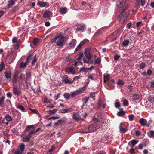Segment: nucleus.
<instances>
[{"label":"nucleus","instance_id":"1","mask_svg":"<svg viewBox=\"0 0 154 154\" xmlns=\"http://www.w3.org/2000/svg\"><path fill=\"white\" fill-rule=\"evenodd\" d=\"M35 127L33 125H28L27 126L25 130L27 132H29L30 130V131L29 133L27 136H25L23 138V142H28L32 137V135L34 133V131Z\"/></svg>","mask_w":154,"mask_h":154},{"label":"nucleus","instance_id":"2","mask_svg":"<svg viewBox=\"0 0 154 154\" xmlns=\"http://www.w3.org/2000/svg\"><path fill=\"white\" fill-rule=\"evenodd\" d=\"M66 43V40L64 37L58 35V38L56 41V45L59 47H63Z\"/></svg>","mask_w":154,"mask_h":154},{"label":"nucleus","instance_id":"3","mask_svg":"<svg viewBox=\"0 0 154 154\" xmlns=\"http://www.w3.org/2000/svg\"><path fill=\"white\" fill-rule=\"evenodd\" d=\"M85 90V87L80 88L78 90L74 92L70 93L71 97L72 98H73L79 95L80 94Z\"/></svg>","mask_w":154,"mask_h":154},{"label":"nucleus","instance_id":"4","mask_svg":"<svg viewBox=\"0 0 154 154\" xmlns=\"http://www.w3.org/2000/svg\"><path fill=\"white\" fill-rule=\"evenodd\" d=\"M13 92L14 94L16 96H19L21 94V91L16 86L13 87Z\"/></svg>","mask_w":154,"mask_h":154},{"label":"nucleus","instance_id":"5","mask_svg":"<svg viewBox=\"0 0 154 154\" xmlns=\"http://www.w3.org/2000/svg\"><path fill=\"white\" fill-rule=\"evenodd\" d=\"M72 118L75 120L77 121H83V119L81 116L77 112H74L73 114Z\"/></svg>","mask_w":154,"mask_h":154},{"label":"nucleus","instance_id":"6","mask_svg":"<svg viewBox=\"0 0 154 154\" xmlns=\"http://www.w3.org/2000/svg\"><path fill=\"white\" fill-rule=\"evenodd\" d=\"M139 122L142 126H146L147 127L149 126V124H147L146 120L143 118H141L140 119Z\"/></svg>","mask_w":154,"mask_h":154},{"label":"nucleus","instance_id":"7","mask_svg":"<svg viewBox=\"0 0 154 154\" xmlns=\"http://www.w3.org/2000/svg\"><path fill=\"white\" fill-rule=\"evenodd\" d=\"M37 5L41 7H47L49 6V4L48 3L39 1L38 2Z\"/></svg>","mask_w":154,"mask_h":154},{"label":"nucleus","instance_id":"8","mask_svg":"<svg viewBox=\"0 0 154 154\" xmlns=\"http://www.w3.org/2000/svg\"><path fill=\"white\" fill-rule=\"evenodd\" d=\"M85 55L87 59L90 60L92 57L90 53L89 50L88 49L86 50L85 52Z\"/></svg>","mask_w":154,"mask_h":154},{"label":"nucleus","instance_id":"9","mask_svg":"<svg viewBox=\"0 0 154 154\" xmlns=\"http://www.w3.org/2000/svg\"><path fill=\"white\" fill-rule=\"evenodd\" d=\"M67 76H66L63 77L62 79V81L63 83H64L65 84L66 83H73L74 81H71L70 80H69Z\"/></svg>","mask_w":154,"mask_h":154},{"label":"nucleus","instance_id":"10","mask_svg":"<svg viewBox=\"0 0 154 154\" xmlns=\"http://www.w3.org/2000/svg\"><path fill=\"white\" fill-rule=\"evenodd\" d=\"M119 129L120 131V132L122 134L125 133L128 131V129L126 128H124L123 127L122 123H120L119 125Z\"/></svg>","mask_w":154,"mask_h":154},{"label":"nucleus","instance_id":"11","mask_svg":"<svg viewBox=\"0 0 154 154\" xmlns=\"http://www.w3.org/2000/svg\"><path fill=\"white\" fill-rule=\"evenodd\" d=\"M66 71L67 72L72 74H74L75 71V69L72 67L66 68Z\"/></svg>","mask_w":154,"mask_h":154},{"label":"nucleus","instance_id":"12","mask_svg":"<svg viewBox=\"0 0 154 154\" xmlns=\"http://www.w3.org/2000/svg\"><path fill=\"white\" fill-rule=\"evenodd\" d=\"M43 16L45 18H48L52 16V13L48 11H46L43 14Z\"/></svg>","mask_w":154,"mask_h":154},{"label":"nucleus","instance_id":"13","mask_svg":"<svg viewBox=\"0 0 154 154\" xmlns=\"http://www.w3.org/2000/svg\"><path fill=\"white\" fill-rule=\"evenodd\" d=\"M72 111V109L70 108L68 109H61L59 110V112L61 113H66L70 112Z\"/></svg>","mask_w":154,"mask_h":154},{"label":"nucleus","instance_id":"14","mask_svg":"<svg viewBox=\"0 0 154 154\" xmlns=\"http://www.w3.org/2000/svg\"><path fill=\"white\" fill-rule=\"evenodd\" d=\"M15 3V1L14 0H10L8 1V4L7 8H10L14 5Z\"/></svg>","mask_w":154,"mask_h":154},{"label":"nucleus","instance_id":"15","mask_svg":"<svg viewBox=\"0 0 154 154\" xmlns=\"http://www.w3.org/2000/svg\"><path fill=\"white\" fill-rule=\"evenodd\" d=\"M125 15V16H126V17H127V14H126L125 13V10H121V12L118 15V18H119V21L121 19V18Z\"/></svg>","mask_w":154,"mask_h":154},{"label":"nucleus","instance_id":"16","mask_svg":"<svg viewBox=\"0 0 154 154\" xmlns=\"http://www.w3.org/2000/svg\"><path fill=\"white\" fill-rule=\"evenodd\" d=\"M85 28V25H83L80 26V27H77L76 29V30L77 31H80V32H84V29Z\"/></svg>","mask_w":154,"mask_h":154},{"label":"nucleus","instance_id":"17","mask_svg":"<svg viewBox=\"0 0 154 154\" xmlns=\"http://www.w3.org/2000/svg\"><path fill=\"white\" fill-rule=\"evenodd\" d=\"M95 129V125L94 124H92L91 125L89 126L88 128V130L91 131V132L94 131Z\"/></svg>","mask_w":154,"mask_h":154},{"label":"nucleus","instance_id":"18","mask_svg":"<svg viewBox=\"0 0 154 154\" xmlns=\"http://www.w3.org/2000/svg\"><path fill=\"white\" fill-rule=\"evenodd\" d=\"M5 76L7 79H8L11 78V73L10 71H6L5 73Z\"/></svg>","mask_w":154,"mask_h":154},{"label":"nucleus","instance_id":"19","mask_svg":"<svg viewBox=\"0 0 154 154\" xmlns=\"http://www.w3.org/2000/svg\"><path fill=\"white\" fill-rule=\"evenodd\" d=\"M132 99L134 100H136L139 98V95L138 94L136 93H134L132 95Z\"/></svg>","mask_w":154,"mask_h":154},{"label":"nucleus","instance_id":"20","mask_svg":"<svg viewBox=\"0 0 154 154\" xmlns=\"http://www.w3.org/2000/svg\"><path fill=\"white\" fill-rule=\"evenodd\" d=\"M16 107L17 108L19 109L23 112H24L26 111L25 109L23 106L21 105L17 104L16 105Z\"/></svg>","mask_w":154,"mask_h":154},{"label":"nucleus","instance_id":"21","mask_svg":"<svg viewBox=\"0 0 154 154\" xmlns=\"http://www.w3.org/2000/svg\"><path fill=\"white\" fill-rule=\"evenodd\" d=\"M60 12L62 14H65L67 12V8H61L60 9Z\"/></svg>","mask_w":154,"mask_h":154},{"label":"nucleus","instance_id":"22","mask_svg":"<svg viewBox=\"0 0 154 154\" xmlns=\"http://www.w3.org/2000/svg\"><path fill=\"white\" fill-rule=\"evenodd\" d=\"M76 43V41L74 39H72V41L69 43V45L70 47H74Z\"/></svg>","mask_w":154,"mask_h":154},{"label":"nucleus","instance_id":"23","mask_svg":"<svg viewBox=\"0 0 154 154\" xmlns=\"http://www.w3.org/2000/svg\"><path fill=\"white\" fill-rule=\"evenodd\" d=\"M130 41L128 40H124L122 42V45L123 46L126 47L128 45Z\"/></svg>","mask_w":154,"mask_h":154},{"label":"nucleus","instance_id":"24","mask_svg":"<svg viewBox=\"0 0 154 154\" xmlns=\"http://www.w3.org/2000/svg\"><path fill=\"white\" fill-rule=\"evenodd\" d=\"M94 74H89L88 75V78L92 80H96V78L95 79L94 77Z\"/></svg>","mask_w":154,"mask_h":154},{"label":"nucleus","instance_id":"25","mask_svg":"<svg viewBox=\"0 0 154 154\" xmlns=\"http://www.w3.org/2000/svg\"><path fill=\"white\" fill-rule=\"evenodd\" d=\"M28 63L26 62L24 63L23 62H21L20 64V68H24L26 67Z\"/></svg>","mask_w":154,"mask_h":154},{"label":"nucleus","instance_id":"26","mask_svg":"<svg viewBox=\"0 0 154 154\" xmlns=\"http://www.w3.org/2000/svg\"><path fill=\"white\" fill-rule=\"evenodd\" d=\"M84 44V42H81V43L78 45L77 47L76 48L75 51H77Z\"/></svg>","mask_w":154,"mask_h":154},{"label":"nucleus","instance_id":"27","mask_svg":"<svg viewBox=\"0 0 154 154\" xmlns=\"http://www.w3.org/2000/svg\"><path fill=\"white\" fill-rule=\"evenodd\" d=\"M126 0H122L121 2H120L119 3V5H118V6L119 8H121L125 4Z\"/></svg>","mask_w":154,"mask_h":154},{"label":"nucleus","instance_id":"28","mask_svg":"<svg viewBox=\"0 0 154 154\" xmlns=\"http://www.w3.org/2000/svg\"><path fill=\"white\" fill-rule=\"evenodd\" d=\"M70 94L69 93H66L63 94V96L64 98L67 99H69L70 98Z\"/></svg>","mask_w":154,"mask_h":154},{"label":"nucleus","instance_id":"29","mask_svg":"<svg viewBox=\"0 0 154 154\" xmlns=\"http://www.w3.org/2000/svg\"><path fill=\"white\" fill-rule=\"evenodd\" d=\"M125 113L124 111L120 110L117 113V115L119 116H122L125 114Z\"/></svg>","mask_w":154,"mask_h":154},{"label":"nucleus","instance_id":"30","mask_svg":"<svg viewBox=\"0 0 154 154\" xmlns=\"http://www.w3.org/2000/svg\"><path fill=\"white\" fill-rule=\"evenodd\" d=\"M64 122V121L62 119H60L58 120L57 122L54 123V125L55 126H56L59 125L60 124Z\"/></svg>","mask_w":154,"mask_h":154},{"label":"nucleus","instance_id":"31","mask_svg":"<svg viewBox=\"0 0 154 154\" xmlns=\"http://www.w3.org/2000/svg\"><path fill=\"white\" fill-rule=\"evenodd\" d=\"M5 97L2 96L0 100V106H2V105L4 104V101Z\"/></svg>","mask_w":154,"mask_h":154},{"label":"nucleus","instance_id":"32","mask_svg":"<svg viewBox=\"0 0 154 154\" xmlns=\"http://www.w3.org/2000/svg\"><path fill=\"white\" fill-rule=\"evenodd\" d=\"M83 56V52L81 51L80 52L79 54V56L77 58V60L78 61H79L80 60Z\"/></svg>","mask_w":154,"mask_h":154},{"label":"nucleus","instance_id":"33","mask_svg":"<svg viewBox=\"0 0 154 154\" xmlns=\"http://www.w3.org/2000/svg\"><path fill=\"white\" fill-rule=\"evenodd\" d=\"M33 56V55L32 54H30L27 58L26 59V61L27 63L30 61L31 59H32V57Z\"/></svg>","mask_w":154,"mask_h":154},{"label":"nucleus","instance_id":"34","mask_svg":"<svg viewBox=\"0 0 154 154\" xmlns=\"http://www.w3.org/2000/svg\"><path fill=\"white\" fill-rule=\"evenodd\" d=\"M146 63L144 62H141L139 64V67L141 69H142L144 68L146 66Z\"/></svg>","mask_w":154,"mask_h":154},{"label":"nucleus","instance_id":"35","mask_svg":"<svg viewBox=\"0 0 154 154\" xmlns=\"http://www.w3.org/2000/svg\"><path fill=\"white\" fill-rule=\"evenodd\" d=\"M5 119L8 122L11 121L12 120V118L9 114H7L6 116Z\"/></svg>","mask_w":154,"mask_h":154},{"label":"nucleus","instance_id":"36","mask_svg":"<svg viewBox=\"0 0 154 154\" xmlns=\"http://www.w3.org/2000/svg\"><path fill=\"white\" fill-rule=\"evenodd\" d=\"M58 38V35H57L56 36L51 40V42L52 43H53L55 42H56Z\"/></svg>","mask_w":154,"mask_h":154},{"label":"nucleus","instance_id":"37","mask_svg":"<svg viewBox=\"0 0 154 154\" xmlns=\"http://www.w3.org/2000/svg\"><path fill=\"white\" fill-rule=\"evenodd\" d=\"M39 39L37 38H35L33 41V44L35 46L37 45L39 42Z\"/></svg>","mask_w":154,"mask_h":154},{"label":"nucleus","instance_id":"38","mask_svg":"<svg viewBox=\"0 0 154 154\" xmlns=\"http://www.w3.org/2000/svg\"><path fill=\"white\" fill-rule=\"evenodd\" d=\"M5 64L3 62H2L0 64V72L2 71L5 68Z\"/></svg>","mask_w":154,"mask_h":154},{"label":"nucleus","instance_id":"39","mask_svg":"<svg viewBox=\"0 0 154 154\" xmlns=\"http://www.w3.org/2000/svg\"><path fill=\"white\" fill-rule=\"evenodd\" d=\"M123 104L124 106H126L128 105L129 103L128 100L125 99L123 100Z\"/></svg>","mask_w":154,"mask_h":154},{"label":"nucleus","instance_id":"40","mask_svg":"<svg viewBox=\"0 0 154 154\" xmlns=\"http://www.w3.org/2000/svg\"><path fill=\"white\" fill-rule=\"evenodd\" d=\"M17 74H15L13 78V82L14 83H15L17 82Z\"/></svg>","mask_w":154,"mask_h":154},{"label":"nucleus","instance_id":"41","mask_svg":"<svg viewBox=\"0 0 154 154\" xmlns=\"http://www.w3.org/2000/svg\"><path fill=\"white\" fill-rule=\"evenodd\" d=\"M89 97H86L84 99H83L82 101L83 102L84 104H86L88 100Z\"/></svg>","mask_w":154,"mask_h":154},{"label":"nucleus","instance_id":"42","mask_svg":"<svg viewBox=\"0 0 154 154\" xmlns=\"http://www.w3.org/2000/svg\"><path fill=\"white\" fill-rule=\"evenodd\" d=\"M100 58H98L96 60H95L94 64V65L99 64L100 62Z\"/></svg>","mask_w":154,"mask_h":154},{"label":"nucleus","instance_id":"43","mask_svg":"<svg viewBox=\"0 0 154 154\" xmlns=\"http://www.w3.org/2000/svg\"><path fill=\"white\" fill-rule=\"evenodd\" d=\"M109 75L108 74L104 76V82H106L109 80Z\"/></svg>","mask_w":154,"mask_h":154},{"label":"nucleus","instance_id":"44","mask_svg":"<svg viewBox=\"0 0 154 154\" xmlns=\"http://www.w3.org/2000/svg\"><path fill=\"white\" fill-rule=\"evenodd\" d=\"M148 101L151 103L154 102V97H150L148 98Z\"/></svg>","mask_w":154,"mask_h":154},{"label":"nucleus","instance_id":"45","mask_svg":"<svg viewBox=\"0 0 154 154\" xmlns=\"http://www.w3.org/2000/svg\"><path fill=\"white\" fill-rule=\"evenodd\" d=\"M80 71L82 72H87L88 71V69L87 68H82L80 69Z\"/></svg>","mask_w":154,"mask_h":154},{"label":"nucleus","instance_id":"46","mask_svg":"<svg viewBox=\"0 0 154 154\" xmlns=\"http://www.w3.org/2000/svg\"><path fill=\"white\" fill-rule=\"evenodd\" d=\"M25 78V76L24 75L22 74H21L19 77L18 81H21L22 79H24Z\"/></svg>","mask_w":154,"mask_h":154},{"label":"nucleus","instance_id":"47","mask_svg":"<svg viewBox=\"0 0 154 154\" xmlns=\"http://www.w3.org/2000/svg\"><path fill=\"white\" fill-rule=\"evenodd\" d=\"M18 7L17 6H15L14 8L11 10L14 13L18 9Z\"/></svg>","mask_w":154,"mask_h":154},{"label":"nucleus","instance_id":"48","mask_svg":"<svg viewBox=\"0 0 154 154\" xmlns=\"http://www.w3.org/2000/svg\"><path fill=\"white\" fill-rule=\"evenodd\" d=\"M102 101L100 99H99L98 100L97 105H98V108H99L100 107L101 104H102Z\"/></svg>","mask_w":154,"mask_h":154},{"label":"nucleus","instance_id":"49","mask_svg":"<svg viewBox=\"0 0 154 154\" xmlns=\"http://www.w3.org/2000/svg\"><path fill=\"white\" fill-rule=\"evenodd\" d=\"M131 143L132 146H134L137 143V142L136 140H133L131 141Z\"/></svg>","mask_w":154,"mask_h":154},{"label":"nucleus","instance_id":"50","mask_svg":"<svg viewBox=\"0 0 154 154\" xmlns=\"http://www.w3.org/2000/svg\"><path fill=\"white\" fill-rule=\"evenodd\" d=\"M129 120L130 121H132L133 120L134 115L133 114H131L128 116Z\"/></svg>","mask_w":154,"mask_h":154},{"label":"nucleus","instance_id":"51","mask_svg":"<svg viewBox=\"0 0 154 154\" xmlns=\"http://www.w3.org/2000/svg\"><path fill=\"white\" fill-rule=\"evenodd\" d=\"M59 118L58 116H53V117H51L48 118V120H50L51 119H59Z\"/></svg>","mask_w":154,"mask_h":154},{"label":"nucleus","instance_id":"52","mask_svg":"<svg viewBox=\"0 0 154 154\" xmlns=\"http://www.w3.org/2000/svg\"><path fill=\"white\" fill-rule=\"evenodd\" d=\"M118 84L119 85H124V82L121 80H118Z\"/></svg>","mask_w":154,"mask_h":154},{"label":"nucleus","instance_id":"53","mask_svg":"<svg viewBox=\"0 0 154 154\" xmlns=\"http://www.w3.org/2000/svg\"><path fill=\"white\" fill-rule=\"evenodd\" d=\"M59 97H60V94L59 93L57 94L54 97V99L56 100H57Z\"/></svg>","mask_w":154,"mask_h":154},{"label":"nucleus","instance_id":"54","mask_svg":"<svg viewBox=\"0 0 154 154\" xmlns=\"http://www.w3.org/2000/svg\"><path fill=\"white\" fill-rule=\"evenodd\" d=\"M135 133L137 136H139L141 134L140 131L138 130H135Z\"/></svg>","mask_w":154,"mask_h":154},{"label":"nucleus","instance_id":"55","mask_svg":"<svg viewBox=\"0 0 154 154\" xmlns=\"http://www.w3.org/2000/svg\"><path fill=\"white\" fill-rule=\"evenodd\" d=\"M37 61V59L36 58V55H35L34 57V58L32 61V65H34L36 62Z\"/></svg>","mask_w":154,"mask_h":154},{"label":"nucleus","instance_id":"56","mask_svg":"<svg viewBox=\"0 0 154 154\" xmlns=\"http://www.w3.org/2000/svg\"><path fill=\"white\" fill-rule=\"evenodd\" d=\"M26 78L25 80V82H26V83L27 78L31 76L30 73V72H26Z\"/></svg>","mask_w":154,"mask_h":154},{"label":"nucleus","instance_id":"57","mask_svg":"<svg viewBox=\"0 0 154 154\" xmlns=\"http://www.w3.org/2000/svg\"><path fill=\"white\" fill-rule=\"evenodd\" d=\"M17 40H18V38L17 37H14L12 39V43H16V42H17Z\"/></svg>","mask_w":154,"mask_h":154},{"label":"nucleus","instance_id":"58","mask_svg":"<svg viewBox=\"0 0 154 154\" xmlns=\"http://www.w3.org/2000/svg\"><path fill=\"white\" fill-rule=\"evenodd\" d=\"M150 137H154V131H150Z\"/></svg>","mask_w":154,"mask_h":154},{"label":"nucleus","instance_id":"59","mask_svg":"<svg viewBox=\"0 0 154 154\" xmlns=\"http://www.w3.org/2000/svg\"><path fill=\"white\" fill-rule=\"evenodd\" d=\"M25 147V145L24 144H22L20 147V150L21 151H23L24 150Z\"/></svg>","mask_w":154,"mask_h":154},{"label":"nucleus","instance_id":"60","mask_svg":"<svg viewBox=\"0 0 154 154\" xmlns=\"http://www.w3.org/2000/svg\"><path fill=\"white\" fill-rule=\"evenodd\" d=\"M95 97V93H91L90 94V97L91 98H94Z\"/></svg>","mask_w":154,"mask_h":154},{"label":"nucleus","instance_id":"61","mask_svg":"<svg viewBox=\"0 0 154 154\" xmlns=\"http://www.w3.org/2000/svg\"><path fill=\"white\" fill-rule=\"evenodd\" d=\"M57 110L56 109H54L53 110H50L49 112L51 113H52V114H54L56 112H57Z\"/></svg>","mask_w":154,"mask_h":154},{"label":"nucleus","instance_id":"62","mask_svg":"<svg viewBox=\"0 0 154 154\" xmlns=\"http://www.w3.org/2000/svg\"><path fill=\"white\" fill-rule=\"evenodd\" d=\"M120 57V56L116 55L114 57V59L115 60H118L119 58Z\"/></svg>","mask_w":154,"mask_h":154},{"label":"nucleus","instance_id":"63","mask_svg":"<svg viewBox=\"0 0 154 154\" xmlns=\"http://www.w3.org/2000/svg\"><path fill=\"white\" fill-rule=\"evenodd\" d=\"M115 106L116 108H118L120 107V104L119 102H116L115 104Z\"/></svg>","mask_w":154,"mask_h":154},{"label":"nucleus","instance_id":"64","mask_svg":"<svg viewBox=\"0 0 154 154\" xmlns=\"http://www.w3.org/2000/svg\"><path fill=\"white\" fill-rule=\"evenodd\" d=\"M6 95L7 96L10 98H11L12 97V94L10 92L7 93Z\"/></svg>","mask_w":154,"mask_h":154}]
</instances>
